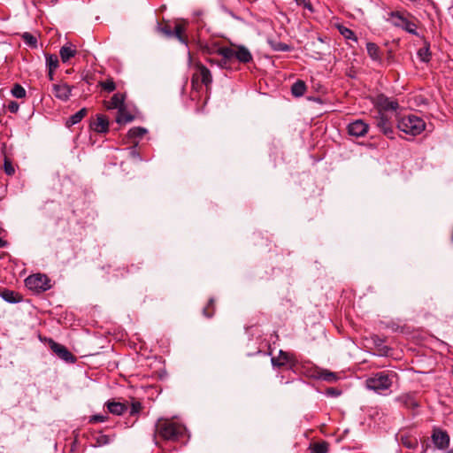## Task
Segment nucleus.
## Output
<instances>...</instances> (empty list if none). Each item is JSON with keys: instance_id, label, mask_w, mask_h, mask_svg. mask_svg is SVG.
I'll return each instance as SVG.
<instances>
[{"instance_id": "obj_1", "label": "nucleus", "mask_w": 453, "mask_h": 453, "mask_svg": "<svg viewBox=\"0 0 453 453\" xmlns=\"http://www.w3.org/2000/svg\"><path fill=\"white\" fill-rule=\"evenodd\" d=\"M184 426L170 419L159 418L156 424V433L167 441H177L184 435Z\"/></svg>"}, {"instance_id": "obj_2", "label": "nucleus", "mask_w": 453, "mask_h": 453, "mask_svg": "<svg viewBox=\"0 0 453 453\" xmlns=\"http://www.w3.org/2000/svg\"><path fill=\"white\" fill-rule=\"evenodd\" d=\"M397 127L400 131L407 134L416 136L425 130L426 123L420 117L409 114L402 117L398 120Z\"/></svg>"}, {"instance_id": "obj_3", "label": "nucleus", "mask_w": 453, "mask_h": 453, "mask_svg": "<svg viewBox=\"0 0 453 453\" xmlns=\"http://www.w3.org/2000/svg\"><path fill=\"white\" fill-rule=\"evenodd\" d=\"M365 384L368 389L380 394L390 388L392 386V380L388 374L380 372L368 378Z\"/></svg>"}, {"instance_id": "obj_4", "label": "nucleus", "mask_w": 453, "mask_h": 453, "mask_svg": "<svg viewBox=\"0 0 453 453\" xmlns=\"http://www.w3.org/2000/svg\"><path fill=\"white\" fill-rule=\"evenodd\" d=\"M387 21L391 23L394 27L404 29L410 34L416 35V25L409 20L405 16L404 12L395 11L388 13Z\"/></svg>"}, {"instance_id": "obj_5", "label": "nucleus", "mask_w": 453, "mask_h": 453, "mask_svg": "<svg viewBox=\"0 0 453 453\" xmlns=\"http://www.w3.org/2000/svg\"><path fill=\"white\" fill-rule=\"evenodd\" d=\"M26 286L30 290L40 293L50 288V280L45 274L35 273L25 280Z\"/></svg>"}, {"instance_id": "obj_6", "label": "nucleus", "mask_w": 453, "mask_h": 453, "mask_svg": "<svg viewBox=\"0 0 453 453\" xmlns=\"http://www.w3.org/2000/svg\"><path fill=\"white\" fill-rule=\"evenodd\" d=\"M395 115V112L389 111H379L378 116L376 117V125L380 129V131L389 138H393L394 129H393V116Z\"/></svg>"}, {"instance_id": "obj_7", "label": "nucleus", "mask_w": 453, "mask_h": 453, "mask_svg": "<svg viewBox=\"0 0 453 453\" xmlns=\"http://www.w3.org/2000/svg\"><path fill=\"white\" fill-rule=\"evenodd\" d=\"M432 441L434 446L440 449L444 450L449 445V434L441 429H434L432 434Z\"/></svg>"}, {"instance_id": "obj_8", "label": "nucleus", "mask_w": 453, "mask_h": 453, "mask_svg": "<svg viewBox=\"0 0 453 453\" xmlns=\"http://www.w3.org/2000/svg\"><path fill=\"white\" fill-rule=\"evenodd\" d=\"M369 125L361 119L355 120L349 124L348 132L351 136L362 137L366 134Z\"/></svg>"}, {"instance_id": "obj_9", "label": "nucleus", "mask_w": 453, "mask_h": 453, "mask_svg": "<svg viewBox=\"0 0 453 453\" xmlns=\"http://www.w3.org/2000/svg\"><path fill=\"white\" fill-rule=\"evenodd\" d=\"M50 347L61 359L71 363L75 362L73 355L64 345L51 341Z\"/></svg>"}, {"instance_id": "obj_10", "label": "nucleus", "mask_w": 453, "mask_h": 453, "mask_svg": "<svg viewBox=\"0 0 453 453\" xmlns=\"http://www.w3.org/2000/svg\"><path fill=\"white\" fill-rule=\"evenodd\" d=\"M73 87L69 86L67 83H58L54 84L52 88V91L54 96L62 101L69 100L71 96Z\"/></svg>"}, {"instance_id": "obj_11", "label": "nucleus", "mask_w": 453, "mask_h": 453, "mask_svg": "<svg viewBox=\"0 0 453 453\" xmlns=\"http://www.w3.org/2000/svg\"><path fill=\"white\" fill-rule=\"evenodd\" d=\"M76 47L70 42L65 43L59 50V55L63 63H67L70 58L76 55Z\"/></svg>"}, {"instance_id": "obj_12", "label": "nucleus", "mask_w": 453, "mask_h": 453, "mask_svg": "<svg viewBox=\"0 0 453 453\" xmlns=\"http://www.w3.org/2000/svg\"><path fill=\"white\" fill-rule=\"evenodd\" d=\"M92 129L96 133H106L109 129L108 119L104 115H97L96 121L92 124Z\"/></svg>"}, {"instance_id": "obj_13", "label": "nucleus", "mask_w": 453, "mask_h": 453, "mask_svg": "<svg viewBox=\"0 0 453 453\" xmlns=\"http://www.w3.org/2000/svg\"><path fill=\"white\" fill-rule=\"evenodd\" d=\"M235 58L241 63H249L252 60L250 51L244 46H236Z\"/></svg>"}, {"instance_id": "obj_14", "label": "nucleus", "mask_w": 453, "mask_h": 453, "mask_svg": "<svg viewBox=\"0 0 453 453\" xmlns=\"http://www.w3.org/2000/svg\"><path fill=\"white\" fill-rule=\"evenodd\" d=\"M196 67L200 73L202 82L205 86H209L212 82V77L210 70L200 63L196 64Z\"/></svg>"}, {"instance_id": "obj_15", "label": "nucleus", "mask_w": 453, "mask_h": 453, "mask_svg": "<svg viewBox=\"0 0 453 453\" xmlns=\"http://www.w3.org/2000/svg\"><path fill=\"white\" fill-rule=\"evenodd\" d=\"M105 105L110 110L118 109L119 111L124 106V96L119 93L114 94L111 99L105 103Z\"/></svg>"}, {"instance_id": "obj_16", "label": "nucleus", "mask_w": 453, "mask_h": 453, "mask_svg": "<svg viewBox=\"0 0 453 453\" xmlns=\"http://www.w3.org/2000/svg\"><path fill=\"white\" fill-rule=\"evenodd\" d=\"M108 411L115 415H122L127 411V406L119 402H108Z\"/></svg>"}, {"instance_id": "obj_17", "label": "nucleus", "mask_w": 453, "mask_h": 453, "mask_svg": "<svg viewBox=\"0 0 453 453\" xmlns=\"http://www.w3.org/2000/svg\"><path fill=\"white\" fill-rule=\"evenodd\" d=\"M306 91V85L304 81L298 80L291 87V93L296 97H300L304 95Z\"/></svg>"}, {"instance_id": "obj_18", "label": "nucleus", "mask_w": 453, "mask_h": 453, "mask_svg": "<svg viewBox=\"0 0 453 453\" xmlns=\"http://www.w3.org/2000/svg\"><path fill=\"white\" fill-rule=\"evenodd\" d=\"M134 117L128 113L124 106L122 108H119L118 111V115L116 117V121L119 124H126L128 122H131L133 120Z\"/></svg>"}, {"instance_id": "obj_19", "label": "nucleus", "mask_w": 453, "mask_h": 453, "mask_svg": "<svg viewBox=\"0 0 453 453\" xmlns=\"http://www.w3.org/2000/svg\"><path fill=\"white\" fill-rule=\"evenodd\" d=\"M381 109L379 111H389L394 112L397 107L398 104L395 101L388 100V98H384L380 102Z\"/></svg>"}, {"instance_id": "obj_20", "label": "nucleus", "mask_w": 453, "mask_h": 453, "mask_svg": "<svg viewBox=\"0 0 453 453\" xmlns=\"http://www.w3.org/2000/svg\"><path fill=\"white\" fill-rule=\"evenodd\" d=\"M86 114V108L81 109L68 119V120L66 121V125L70 127L78 124L85 117Z\"/></svg>"}, {"instance_id": "obj_21", "label": "nucleus", "mask_w": 453, "mask_h": 453, "mask_svg": "<svg viewBox=\"0 0 453 453\" xmlns=\"http://www.w3.org/2000/svg\"><path fill=\"white\" fill-rule=\"evenodd\" d=\"M335 27H337L339 33L346 39L348 40H353L355 42L357 41V36L355 35L354 32L350 30L349 28L341 25L336 24Z\"/></svg>"}, {"instance_id": "obj_22", "label": "nucleus", "mask_w": 453, "mask_h": 453, "mask_svg": "<svg viewBox=\"0 0 453 453\" xmlns=\"http://www.w3.org/2000/svg\"><path fill=\"white\" fill-rule=\"evenodd\" d=\"M310 449L311 453H327L328 443L326 441H319L311 444Z\"/></svg>"}, {"instance_id": "obj_23", "label": "nucleus", "mask_w": 453, "mask_h": 453, "mask_svg": "<svg viewBox=\"0 0 453 453\" xmlns=\"http://www.w3.org/2000/svg\"><path fill=\"white\" fill-rule=\"evenodd\" d=\"M367 53L372 60H380V50L379 47L373 42H368L366 44Z\"/></svg>"}, {"instance_id": "obj_24", "label": "nucleus", "mask_w": 453, "mask_h": 453, "mask_svg": "<svg viewBox=\"0 0 453 453\" xmlns=\"http://www.w3.org/2000/svg\"><path fill=\"white\" fill-rule=\"evenodd\" d=\"M235 48H230V47H221L219 48L217 50V53L220 56H222L226 59H231L233 58H235Z\"/></svg>"}, {"instance_id": "obj_25", "label": "nucleus", "mask_w": 453, "mask_h": 453, "mask_svg": "<svg viewBox=\"0 0 453 453\" xmlns=\"http://www.w3.org/2000/svg\"><path fill=\"white\" fill-rule=\"evenodd\" d=\"M185 32V26L181 24H176L173 30V35L183 44L187 45V39L183 35Z\"/></svg>"}, {"instance_id": "obj_26", "label": "nucleus", "mask_w": 453, "mask_h": 453, "mask_svg": "<svg viewBox=\"0 0 453 453\" xmlns=\"http://www.w3.org/2000/svg\"><path fill=\"white\" fill-rule=\"evenodd\" d=\"M288 354L286 352H283L282 350L280 351L279 357H272V364L274 366H281L284 365L288 362Z\"/></svg>"}, {"instance_id": "obj_27", "label": "nucleus", "mask_w": 453, "mask_h": 453, "mask_svg": "<svg viewBox=\"0 0 453 453\" xmlns=\"http://www.w3.org/2000/svg\"><path fill=\"white\" fill-rule=\"evenodd\" d=\"M95 441L96 446L101 447L109 444L112 441V438L107 434H98L96 435Z\"/></svg>"}, {"instance_id": "obj_28", "label": "nucleus", "mask_w": 453, "mask_h": 453, "mask_svg": "<svg viewBox=\"0 0 453 453\" xmlns=\"http://www.w3.org/2000/svg\"><path fill=\"white\" fill-rule=\"evenodd\" d=\"M46 65L48 69L56 70L58 67V58L56 55L46 56Z\"/></svg>"}, {"instance_id": "obj_29", "label": "nucleus", "mask_w": 453, "mask_h": 453, "mask_svg": "<svg viewBox=\"0 0 453 453\" xmlns=\"http://www.w3.org/2000/svg\"><path fill=\"white\" fill-rule=\"evenodd\" d=\"M12 94L16 98H23L26 96V90L19 84H15L12 89Z\"/></svg>"}, {"instance_id": "obj_30", "label": "nucleus", "mask_w": 453, "mask_h": 453, "mask_svg": "<svg viewBox=\"0 0 453 453\" xmlns=\"http://www.w3.org/2000/svg\"><path fill=\"white\" fill-rule=\"evenodd\" d=\"M99 85L101 86V88L108 92H112L115 90L116 88V85L113 81V80L111 79H108L104 81H101L99 82Z\"/></svg>"}, {"instance_id": "obj_31", "label": "nucleus", "mask_w": 453, "mask_h": 453, "mask_svg": "<svg viewBox=\"0 0 453 453\" xmlns=\"http://www.w3.org/2000/svg\"><path fill=\"white\" fill-rule=\"evenodd\" d=\"M147 130L143 127H133L128 131V136L133 137H142L143 134H145Z\"/></svg>"}, {"instance_id": "obj_32", "label": "nucleus", "mask_w": 453, "mask_h": 453, "mask_svg": "<svg viewBox=\"0 0 453 453\" xmlns=\"http://www.w3.org/2000/svg\"><path fill=\"white\" fill-rule=\"evenodd\" d=\"M22 37H23V40L26 42V44H27L28 46H30L32 48H36L37 40L34 35H32L29 33H25Z\"/></svg>"}, {"instance_id": "obj_33", "label": "nucleus", "mask_w": 453, "mask_h": 453, "mask_svg": "<svg viewBox=\"0 0 453 453\" xmlns=\"http://www.w3.org/2000/svg\"><path fill=\"white\" fill-rule=\"evenodd\" d=\"M1 296L4 300L8 303H16L17 299L15 297V293L11 290H4L1 293Z\"/></svg>"}, {"instance_id": "obj_34", "label": "nucleus", "mask_w": 453, "mask_h": 453, "mask_svg": "<svg viewBox=\"0 0 453 453\" xmlns=\"http://www.w3.org/2000/svg\"><path fill=\"white\" fill-rule=\"evenodd\" d=\"M402 444L407 449H414L416 448L418 442L415 439H411L409 437H402L401 438Z\"/></svg>"}, {"instance_id": "obj_35", "label": "nucleus", "mask_w": 453, "mask_h": 453, "mask_svg": "<svg viewBox=\"0 0 453 453\" xmlns=\"http://www.w3.org/2000/svg\"><path fill=\"white\" fill-rule=\"evenodd\" d=\"M418 56L423 62H428L430 60V53L428 48H421L418 51Z\"/></svg>"}, {"instance_id": "obj_36", "label": "nucleus", "mask_w": 453, "mask_h": 453, "mask_svg": "<svg viewBox=\"0 0 453 453\" xmlns=\"http://www.w3.org/2000/svg\"><path fill=\"white\" fill-rule=\"evenodd\" d=\"M320 378L322 380H324L331 381L332 382V381H335L336 380L337 376L334 372L324 371V372H321Z\"/></svg>"}, {"instance_id": "obj_37", "label": "nucleus", "mask_w": 453, "mask_h": 453, "mask_svg": "<svg viewBox=\"0 0 453 453\" xmlns=\"http://www.w3.org/2000/svg\"><path fill=\"white\" fill-rule=\"evenodd\" d=\"M297 5L303 6L305 9H307L310 12H313V7L311 4L307 0H295Z\"/></svg>"}, {"instance_id": "obj_38", "label": "nucleus", "mask_w": 453, "mask_h": 453, "mask_svg": "<svg viewBox=\"0 0 453 453\" xmlns=\"http://www.w3.org/2000/svg\"><path fill=\"white\" fill-rule=\"evenodd\" d=\"M141 408H142V406H141L140 403H138V402L133 403L132 406H131V410H130V414L131 415L137 414L140 411Z\"/></svg>"}, {"instance_id": "obj_39", "label": "nucleus", "mask_w": 453, "mask_h": 453, "mask_svg": "<svg viewBox=\"0 0 453 453\" xmlns=\"http://www.w3.org/2000/svg\"><path fill=\"white\" fill-rule=\"evenodd\" d=\"M4 171L8 175H12L14 173V168L12 165L8 161L4 162Z\"/></svg>"}, {"instance_id": "obj_40", "label": "nucleus", "mask_w": 453, "mask_h": 453, "mask_svg": "<svg viewBox=\"0 0 453 453\" xmlns=\"http://www.w3.org/2000/svg\"><path fill=\"white\" fill-rule=\"evenodd\" d=\"M274 49L279 51H288L289 50V46L285 43H280Z\"/></svg>"}, {"instance_id": "obj_41", "label": "nucleus", "mask_w": 453, "mask_h": 453, "mask_svg": "<svg viewBox=\"0 0 453 453\" xmlns=\"http://www.w3.org/2000/svg\"><path fill=\"white\" fill-rule=\"evenodd\" d=\"M9 109H10V111H11L12 112H15V111H18V109H19V105H18V104H17V103L12 102V103H11V104H10V105H9Z\"/></svg>"}, {"instance_id": "obj_42", "label": "nucleus", "mask_w": 453, "mask_h": 453, "mask_svg": "<svg viewBox=\"0 0 453 453\" xmlns=\"http://www.w3.org/2000/svg\"><path fill=\"white\" fill-rule=\"evenodd\" d=\"M93 420L98 421V422H104L105 421V418L104 416L96 415L92 418Z\"/></svg>"}, {"instance_id": "obj_43", "label": "nucleus", "mask_w": 453, "mask_h": 453, "mask_svg": "<svg viewBox=\"0 0 453 453\" xmlns=\"http://www.w3.org/2000/svg\"><path fill=\"white\" fill-rule=\"evenodd\" d=\"M54 71L55 70L49 69L48 77L50 81L54 80Z\"/></svg>"}, {"instance_id": "obj_44", "label": "nucleus", "mask_w": 453, "mask_h": 453, "mask_svg": "<svg viewBox=\"0 0 453 453\" xmlns=\"http://www.w3.org/2000/svg\"><path fill=\"white\" fill-rule=\"evenodd\" d=\"M165 33L169 35V36H173V31L170 30V29H165Z\"/></svg>"}, {"instance_id": "obj_45", "label": "nucleus", "mask_w": 453, "mask_h": 453, "mask_svg": "<svg viewBox=\"0 0 453 453\" xmlns=\"http://www.w3.org/2000/svg\"><path fill=\"white\" fill-rule=\"evenodd\" d=\"M5 246V242L0 238V248Z\"/></svg>"}, {"instance_id": "obj_46", "label": "nucleus", "mask_w": 453, "mask_h": 453, "mask_svg": "<svg viewBox=\"0 0 453 453\" xmlns=\"http://www.w3.org/2000/svg\"><path fill=\"white\" fill-rule=\"evenodd\" d=\"M203 314L208 318L211 317V314H207L206 309L203 310Z\"/></svg>"}, {"instance_id": "obj_47", "label": "nucleus", "mask_w": 453, "mask_h": 453, "mask_svg": "<svg viewBox=\"0 0 453 453\" xmlns=\"http://www.w3.org/2000/svg\"><path fill=\"white\" fill-rule=\"evenodd\" d=\"M329 393H331L332 395H338V393H335V392H334V390H333V389H331V390L329 391Z\"/></svg>"}, {"instance_id": "obj_48", "label": "nucleus", "mask_w": 453, "mask_h": 453, "mask_svg": "<svg viewBox=\"0 0 453 453\" xmlns=\"http://www.w3.org/2000/svg\"><path fill=\"white\" fill-rule=\"evenodd\" d=\"M447 453H453V449L449 450Z\"/></svg>"}]
</instances>
